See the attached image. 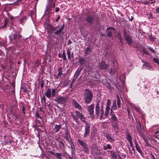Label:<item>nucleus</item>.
<instances>
[{
  "label": "nucleus",
  "instance_id": "nucleus-1",
  "mask_svg": "<svg viewBox=\"0 0 159 159\" xmlns=\"http://www.w3.org/2000/svg\"><path fill=\"white\" fill-rule=\"evenodd\" d=\"M76 115H75L72 113H71V115L73 119L77 121L80 118V120L84 123H85V132L84 134V138H85L89 135L90 132V125L85 121L86 117L80 111H75Z\"/></svg>",
  "mask_w": 159,
  "mask_h": 159
},
{
  "label": "nucleus",
  "instance_id": "nucleus-2",
  "mask_svg": "<svg viewBox=\"0 0 159 159\" xmlns=\"http://www.w3.org/2000/svg\"><path fill=\"white\" fill-rule=\"evenodd\" d=\"M84 100L85 103L87 104H90L93 99V93L89 89H85L84 91Z\"/></svg>",
  "mask_w": 159,
  "mask_h": 159
},
{
  "label": "nucleus",
  "instance_id": "nucleus-3",
  "mask_svg": "<svg viewBox=\"0 0 159 159\" xmlns=\"http://www.w3.org/2000/svg\"><path fill=\"white\" fill-rule=\"evenodd\" d=\"M103 103L102 102V105L101 107V109H100L99 107V102H97L95 107V113L96 115L98 116H100V120H101L103 118V115L104 113V110L103 109Z\"/></svg>",
  "mask_w": 159,
  "mask_h": 159
},
{
  "label": "nucleus",
  "instance_id": "nucleus-4",
  "mask_svg": "<svg viewBox=\"0 0 159 159\" xmlns=\"http://www.w3.org/2000/svg\"><path fill=\"white\" fill-rule=\"evenodd\" d=\"M22 36L19 33L13 34L11 36H9V39L11 42L16 45H20V39Z\"/></svg>",
  "mask_w": 159,
  "mask_h": 159
},
{
  "label": "nucleus",
  "instance_id": "nucleus-5",
  "mask_svg": "<svg viewBox=\"0 0 159 159\" xmlns=\"http://www.w3.org/2000/svg\"><path fill=\"white\" fill-rule=\"evenodd\" d=\"M123 32L125 40L127 42L129 46L131 45L133 43V41L131 36H130L129 34V32L126 30H124Z\"/></svg>",
  "mask_w": 159,
  "mask_h": 159
},
{
  "label": "nucleus",
  "instance_id": "nucleus-6",
  "mask_svg": "<svg viewBox=\"0 0 159 159\" xmlns=\"http://www.w3.org/2000/svg\"><path fill=\"white\" fill-rule=\"evenodd\" d=\"M77 143L83 148V151L86 153L88 154L89 152V149L87 143L84 141L80 139L77 140Z\"/></svg>",
  "mask_w": 159,
  "mask_h": 159
},
{
  "label": "nucleus",
  "instance_id": "nucleus-7",
  "mask_svg": "<svg viewBox=\"0 0 159 159\" xmlns=\"http://www.w3.org/2000/svg\"><path fill=\"white\" fill-rule=\"evenodd\" d=\"M94 106L93 104H91L87 107V111L89 114L90 115L91 117L93 119L95 117L94 112Z\"/></svg>",
  "mask_w": 159,
  "mask_h": 159
},
{
  "label": "nucleus",
  "instance_id": "nucleus-8",
  "mask_svg": "<svg viewBox=\"0 0 159 159\" xmlns=\"http://www.w3.org/2000/svg\"><path fill=\"white\" fill-rule=\"evenodd\" d=\"M95 16H96L94 15L88 16L86 17L85 19V20L87 22L92 25L94 22V20Z\"/></svg>",
  "mask_w": 159,
  "mask_h": 159
},
{
  "label": "nucleus",
  "instance_id": "nucleus-9",
  "mask_svg": "<svg viewBox=\"0 0 159 159\" xmlns=\"http://www.w3.org/2000/svg\"><path fill=\"white\" fill-rule=\"evenodd\" d=\"M54 100L58 104H64L66 100V98L65 97L59 96L57 97L56 99Z\"/></svg>",
  "mask_w": 159,
  "mask_h": 159
},
{
  "label": "nucleus",
  "instance_id": "nucleus-10",
  "mask_svg": "<svg viewBox=\"0 0 159 159\" xmlns=\"http://www.w3.org/2000/svg\"><path fill=\"white\" fill-rule=\"evenodd\" d=\"M111 101L110 99H108L107 101V103L105 108V115L107 117L109 113L110 110V105L111 104Z\"/></svg>",
  "mask_w": 159,
  "mask_h": 159
},
{
  "label": "nucleus",
  "instance_id": "nucleus-11",
  "mask_svg": "<svg viewBox=\"0 0 159 159\" xmlns=\"http://www.w3.org/2000/svg\"><path fill=\"white\" fill-rule=\"evenodd\" d=\"M107 30L108 31L105 36L106 37H108L110 38L112 36L113 31H115V29L114 27H107Z\"/></svg>",
  "mask_w": 159,
  "mask_h": 159
},
{
  "label": "nucleus",
  "instance_id": "nucleus-12",
  "mask_svg": "<svg viewBox=\"0 0 159 159\" xmlns=\"http://www.w3.org/2000/svg\"><path fill=\"white\" fill-rule=\"evenodd\" d=\"M109 65L105 62L102 61L99 63V67L101 70H105L109 68Z\"/></svg>",
  "mask_w": 159,
  "mask_h": 159
},
{
  "label": "nucleus",
  "instance_id": "nucleus-13",
  "mask_svg": "<svg viewBox=\"0 0 159 159\" xmlns=\"http://www.w3.org/2000/svg\"><path fill=\"white\" fill-rule=\"evenodd\" d=\"M110 116H111V118L109 119V120L111 122L118 120L117 117L115 115L114 112L112 111V110L111 109Z\"/></svg>",
  "mask_w": 159,
  "mask_h": 159
},
{
  "label": "nucleus",
  "instance_id": "nucleus-14",
  "mask_svg": "<svg viewBox=\"0 0 159 159\" xmlns=\"http://www.w3.org/2000/svg\"><path fill=\"white\" fill-rule=\"evenodd\" d=\"M72 105L76 108L81 111L82 110V107L75 100H73Z\"/></svg>",
  "mask_w": 159,
  "mask_h": 159
},
{
  "label": "nucleus",
  "instance_id": "nucleus-15",
  "mask_svg": "<svg viewBox=\"0 0 159 159\" xmlns=\"http://www.w3.org/2000/svg\"><path fill=\"white\" fill-rule=\"evenodd\" d=\"M111 126L114 129L118 130L119 129V126L118 120L115 121H112L111 122Z\"/></svg>",
  "mask_w": 159,
  "mask_h": 159
},
{
  "label": "nucleus",
  "instance_id": "nucleus-16",
  "mask_svg": "<svg viewBox=\"0 0 159 159\" xmlns=\"http://www.w3.org/2000/svg\"><path fill=\"white\" fill-rule=\"evenodd\" d=\"M71 49H70L68 48L67 50L68 58L70 60L71 59V58H73L74 57V53L72 52L71 53Z\"/></svg>",
  "mask_w": 159,
  "mask_h": 159
},
{
  "label": "nucleus",
  "instance_id": "nucleus-17",
  "mask_svg": "<svg viewBox=\"0 0 159 159\" xmlns=\"http://www.w3.org/2000/svg\"><path fill=\"white\" fill-rule=\"evenodd\" d=\"M65 27V25L63 24L62 26L59 29L55 32L54 33L55 35L58 36L61 34L63 31Z\"/></svg>",
  "mask_w": 159,
  "mask_h": 159
},
{
  "label": "nucleus",
  "instance_id": "nucleus-18",
  "mask_svg": "<svg viewBox=\"0 0 159 159\" xmlns=\"http://www.w3.org/2000/svg\"><path fill=\"white\" fill-rule=\"evenodd\" d=\"M62 125L61 124L59 125H55L54 128L53 129V130L54 131V133H57L59 131L60 129L61 128Z\"/></svg>",
  "mask_w": 159,
  "mask_h": 159
},
{
  "label": "nucleus",
  "instance_id": "nucleus-19",
  "mask_svg": "<svg viewBox=\"0 0 159 159\" xmlns=\"http://www.w3.org/2000/svg\"><path fill=\"white\" fill-rule=\"evenodd\" d=\"M49 3V5H47L45 9V11L47 12L48 11H51L52 7L51 6L52 5V3L54 0H48Z\"/></svg>",
  "mask_w": 159,
  "mask_h": 159
},
{
  "label": "nucleus",
  "instance_id": "nucleus-20",
  "mask_svg": "<svg viewBox=\"0 0 159 159\" xmlns=\"http://www.w3.org/2000/svg\"><path fill=\"white\" fill-rule=\"evenodd\" d=\"M65 137L66 140L69 142H70V139L69 132L67 131H65Z\"/></svg>",
  "mask_w": 159,
  "mask_h": 159
},
{
  "label": "nucleus",
  "instance_id": "nucleus-21",
  "mask_svg": "<svg viewBox=\"0 0 159 159\" xmlns=\"http://www.w3.org/2000/svg\"><path fill=\"white\" fill-rule=\"evenodd\" d=\"M82 70V69H77L74 75V77L77 79L80 75Z\"/></svg>",
  "mask_w": 159,
  "mask_h": 159
},
{
  "label": "nucleus",
  "instance_id": "nucleus-22",
  "mask_svg": "<svg viewBox=\"0 0 159 159\" xmlns=\"http://www.w3.org/2000/svg\"><path fill=\"white\" fill-rule=\"evenodd\" d=\"M45 94L47 98H50L51 96V89L48 88Z\"/></svg>",
  "mask_w": 159,
  "mask_h": 159
},
{
  "label": "nucleus",
  "instance_id": "nucleus-23",
  "mask_svg": "<svg viewBox=\"0 0 159 159\" xmlns=\"http://www.w3.org/2000/svg\"><path fill=\"white\" fill-rule=\"evenodd\" d=\"M111 156L112 159H118L116 153L112 151H110Z\"/></svg>",
  "mask_w": 159,
  "mask_h": 159
},
{
  "label": "nucleus",
  "instance_id": "nucleus-24",
  "mask_svg": "<svg viewBox=\"0 0 159 159\" xmlns=\"http://www.w3.org/2000/svg\"><path fill=\"white\" fill-rule=\"evenodd\" d=\"M143 66L146 67L145 68L146 69L149 70H152V67L150 65L149 63L148 62L145 63L143 65Z\"/></svg>",
  "mask_w": 159,
  "mask_h": 159
},
{
  "label": "nucleus",
  "instance_id": "nucleus-25",
  "mask_svg": "<svg viewBox=\"0 0 159 159\" xmlns=\"http://www.w3.org/2000/svg\"><path fill=\"white\" fill-rule=\"evenodd\" d=\"M58 28V26L55 27H52L50 26L48 29V31L49 32L52 33V31H56L57 30V28Z\"/></svg>",
  "mask_w": 159,
  "mask_h": 159
},
{
  "label": "nucleus",
  "instance_id": "nucleus-26",
  "mask_svg": "<svg viewBox=\"0 0 159 159\" xmlns=\"http://www.w3.org/2000/svg\"><path fill=\"white\" fill-rule=\"evenodd\" d=\"M105 137L108 141L111 143L113 142L115 140L114 139L112 138L110 134H107L105 135Z\"/></svg>",
  "mask_w": 159,
  "mask_h": 159
},
{
  "label": "nucleus",
  "instance_id": "nucleus-27",
  "mask_svg": "<svg viewBox=\"0 0 159 159\" xmlns=\"http://www.w3.org/2000/svg\"><path fill=\"white\" fill-rule=\"evenodd\" d=\"M91 51L92 50L91 48L89 46L86 48L84 53L86 55H89V53L91 52Z\"/></svg>",
  "mask_w": 159,
  "mask_h": 159
},
{
  "label": "nucleus",
  "instance_id": "nucleus-28",
  "mask_svg": "<svg viewBox=\"0 0 159 159\" xmlns=\"http://www.w3.org/2000/svg\"><path fill=\"white\" fill-rule=\"evenodd\" d=\"M85 61V60L84 59L81 57H80L78 59V62L80 63V65L81 66L84 64Z\"/></svg>",
  "mask_w": 159,
  "mask_h": 159
},
{
  "label": "nucleus",
  "instance_id": "nucleus-29",
  "mask_svg": "<svg viewBox=\"0 0 159 159\" xmlns=\"http://www.w3.org/2000/svg\"><path fill=\"white\" fill-rule=\"evenodd\" d=\"M126 139L128 142L132 141V137L128 132H126Z\"/></svg>",
  "mask_w": 159,
  "mask_h": 159
},
{
  "label": "nucleus",
  "instance_id": "nucleus-30",
  "mask_svg": "<svg viewBox=\"0 0 159 159\" xmlns=\"http://www.w3.org/2000/svg\"><path fill=\"white\" fill-rule=\"evenodd\" d=\"M62 67L60 66L58 68L57 71H58V76H61V75H63V74L62 72Z\"/></svg>",
  "mask_w": 159,
  "mask_h": 159
},
{
  "label": "nucleus",
  "instance_id": "nucleus-31",
  "mask_svg": "<svg viewBox=\"0 0 159 159\" xmlns=\"http://www.w3.org/2000/svg\"><path fill=\"white\" fill-rule=\"evenodd\" d=\"M90 139H91V141L92 142H94L96 140L95 136L94 134L91 135Z\"/></svg>",
  "mask_w": 159,
  "mask_h": 159
},
{
  "label": "nucleus",
  "instance_id": "nucleus-32",
  "mask_svg": "<svg viewBox=\"0 0 159 159\" xmlns=\"http://www.w3.org/2000/svg\"><path fill=\"white\" fill-rule=\"evenodd\" d=\"M143 52L147 55H150L149 53L148 52V51L146 50V48H143L142 49Z\"/></svg>",
  "mask_w": 159,
  "mask_h": 159
},
{
  "label": "nucleus",
  "instance_id": "nucleus-33",
  "mask_svg": "<svg viewBox=\"0 0 159 159\" xmlns=\"http://www.w3.org/2000/svg\"><path fill=\"white\" fill-rule=\"evenodd\" d=\"M117 106L119 108H120V100L119 97L118 95L117 97Z\"/></svg>",
  "mask_w": 159,
  "mask_h": 159
},
{
  "label": "nucleus",
  "instance_id": "nucleus-34",
  "mask_svg": "<svg viewBox=\"0 0 159 159\" xmlns=\"http://www.w3.org/2000/svg\"><path fill=\"white\" fill-rule=\"evenodd\" d=\"M116 108L117 107L116 105V100H115L113 103L111 107V109H112V110L113 109L114 110H115L116 109Z\"/></svg>",
  "mask_w": 159,
  "mask_h": 159
},
{
  "label": "nucleus",
  "instance_id": "nucleus-35",
  "mask_svg": "<svg viewBox=\"0 0 159 159\" xmlns=\"http://www.w3.org/2000/svg\"><path fill=\"white\" fill-rule=\"evenodd\" d=\"M137 150L138 151V152L142 155H143V153L142 151L141 150V148H140V147H137L136 148Z\"/></svg>",
  "mask_w": 159,
  "mask_h": 159
},
{
  "label": "nucleus",
  "instance_id": "nucleus-36",
  "mask_svg": "<svg viewBox=\"0 0 159 159\" xmlns=\"http://www.w3.org/2000/svg\"><path fill=\"white\" fill-rule=\"evenodd\" d=\"M23 0H17L14 2V4L15 5H19L21 3V2Z\"/></svg>",
  "mask_w": 159,
  "mask_h": 159
},
{
  "label": "nucleus",
  "instance_id": "nucleus-37",
  "mask_svg": "<svg viewBox=\"0 0 159 159\" xmlns=\"http://www.w3.org/2000/svg\"><path fill=\"white\" fill-rule=\"evenodd\" d=\"M56 93V90L55 89H52V97H54L55 96V94Z\"/></svg>",
  "mask_w": 159,
  "mask_h": 159
},
{
  "label": "nucleus",
  "instance_id": "nucleus-38",
  "mask_svg": "<svg viewBox=\"0 0 159 159\" xmlns=\"http://www.w3.org/2000/svg\"><path fill=\"white\" fill-rule=\"evenodd\" d=\"M153 61L155 63L157 64L158 65H159V59L158 58L154 57L153 59Z\"/></svg>",
  "mask_w": 159,
  "mask_h": 159
},
{
  "label": "nucleus",
  "instance_id": "nucleus-39",
  "mask_svg": "<svg viewBox=\"0 0 159 159\" xmlns=\"http://www.w3.org/2000/svg\"><path fill=\"white\" fill-rule=\"evenodd\" d=\"M55 155H56V157L57 158H58L59 159H61V156H62V155L61 153H57L55 154Z\"/></svg>",
  "mask_w": 159,
  "mask_h": 159
},
{
  "label": "nucleus",
  "instance_id": "nucleus-40",
  "mask_svg": "<svg viewBox=\"0 0 159 159\" xmlns=\"http://www.w3.org/2000/svg\"><path fill=\"white\" fill-rule=\"evenodd\" d=\"M62 56V58L63 59V60L64 61H66V54L65 53V51H64L63 52Z\"/></svg>",
  "mask_w": 159,
  "mask_h": 159
},
{
  "label": "nucleus",
  "instance_id": "nucleus-41",
  "mask_svg": "<svg viewBox=\"0 0 159 159\" xmlns=\"http://www.w3.org/2000/svg\"><path fill=\"white\" fill-rule=\"evenodd\" d=\"M147 47L148 49L149 50L152 52L154 53H156L155 50L149 46H148Z\"/></svg>",
  "mask_w": 159,
  "mask_h": 159
},
{
  "label": "nucleus",
  "instance_id": "nucleus-42",
  "mask_svg": "<svg viewBox=\"0 0 159 159\" xmlns=\"http://www.w3.org/2000/svg\"><path fill=\"white\" fill-rule=\"evenodd\" d=\"M12 116L13 117V118H15L16 120L19 118V115L16 113H15L14 114H12Z\"/></svg>",
  "mask_w": 159,
  "mask_h": 159
},
{
  "label": "nucleus",
  "instance_id": "nucleus-43",
  "mask_svg": "<svg viewBox=\"0 0 159 159\" xmlns=\"http://www.w3.org/2000/svg\"><path fill=\"white\" fill-rule=\"evenodd\" d=\"M118 38L120 40V42L121 43V44L123 45V43L122 42V37L119 33L118 34Z\"/></svg>",
  "mask_w": 159,
  "mask_h": 159
},
{
  "label": "nucleus",
  "instance_id": "nucleus-44",
  "mask_svg": "<svg viewBox=\"0 0 159 159\" xmlns=\"http://www.w3.org/2000/svg\"><path fill=\"white\" fill-rule=\"evenodd\" d=\"M41 101L42 102H44L45 104L46 103V98L44 95L41 97Z\"/></svg>",
  "mask_w": 159,
  "mask_h": 159
},
{
  "label": "nucleus",
  "instance_id": "nucleus-45",
  "mask_svg": "<svg viewBox=\"0 0 159 159\" xmlns=\"http://www.w3.org/2000/svg\"><path fill=\"white\" fill-rule=\"evenodd\" d=\"M149 39L152 42L154 41L155 39L154 37H152L151 35H149Z\"/></svg>",
  "mask_w": 159,
  "mask_h": 159
},
{
  "label": "nucleus",
  "instance_id": "nucleus-46",
  "mask_svg": "<svg viewBox=\"0 0 159 159\" xmlns=\"http://www.w3.org/2000/svg\"><path fill=\"white\" fill-rule=\"evenodd\" d=\"M134 142V143L135 144V147L136 148L139 147V145L138 143V142L136 139H135Z\"/></svg>",
  "mask_w": 159,
  "mask_h": 159
},
{
  "label": "nucleus",
  "instance_id": "nucleus-47",
  "mask_svg": "<svg viewBox=\"0 0 159 159\" xmlns=\"http://www.w3.org/2000/svg\"><path fill=\"white\" fill-rule=\"evenodd\" d=\"M106 147H107V149H111L112 148V146L110 144H107V145Z\"/></svg>",
  "mask_w": 159,
  "mask_h": 159
},
{
  "label": "nucleus",
  "instance_id": "nucleus-48",
  "mask_svg": "<svg viewBox=\"0 0 159 159\" xmlns=\"http://www.w3.org/2000/svg\"><path fill=\"white\" fill-rule=\"evenodd\" d=\"M142 3L144 5H148L149 4H150L149 2H148V1H147L143 2H142Z\"/></svg>",
  "mask_w": 159,
  "mask_h": 159
},
{
  "label": "nucleus",
  "instance_id": "nucleus-49",
  "mask_svg": "<svg viewBox=\"0 0 159 159\" xmlns=\"http://www.w3.org/2000/svg\"><path fill=\"white\" fill-rule=\"evenodd\" d=\"M112 63L114 64V66H116V65H117V62H116V60L113 61H112Z\"/></svg>",
  "mask_w": 159,
  "mask_h": 159
},
{
  "label": "nucleus",
  "instance_id": "nucleus-50",
  "mask_svg": "<svg viewBox=\"0 0 159 159\" xmlns=\"http://www.w3.org/2000/svg\"><path fill=\"white\" fill-rule=\"evenodd\" d=\"M36 115L37 117L39 118H41V116H40V115L39 114L38 112H37L36 113Z\"/></svg>",
  "mask_w": 159,
  "mask_h": 159
},
{
  "label": "nucleus",
  "instance_id": "nucleus-51",
  "mask_svg": "<svg viewBox=\"0 0 159 159\" xmlns=\"http://www.w3.org/2000/svg\"><path fill=\"white\" fill-rule=\"evenodd\" d=\"M130 143V146L133 148V142H132V140L129 142Z\"/></svg>",
  "mask_w": 159,
  "mask_h": 159
},
{
  "label": "nucleus",
  "instance_id": "nucleus-52",
  "mask_svg": "<svg viewBox=\"0 0 159 159\" xmlns=\"http://www.w3.org/2000/svg\"><path fill=\"white\" fill-rule=\"evenodd\" d=\"M44 84L43 83V81L40 84V87L41 88H43L44 86Z\"/></svg>",
  "mask_w": 159,
  "mask_h": 159
},
{
  "label": "nucleus",
  "instance_id": "nucleus-53",
  "mask_svg": "<svg viewBox=\"0 0 159 159\" xmlns=\"http://www.w3.org/2000/svg\"><path fill=\"white\" fill-rule=\"evenodd\" d=\"M25 108L24 107V106H23L22 107V111L23 112V113L24 114H25Z\"/></svg>",
  "mask_w": 159,
  "mask_h": 159
},
{
  "label": "nucleus",
  "instance_id": "nucleus-54",
  "mask_svg": "<svg viewBox=\"0 0 159 159\" xmlns=\"http://www.w3.org/2000/svg\"><path fill=\"white\" fill-rule=\"evenodd\" d=\"M76 79L75 78H73L72 79V81H71V82L72 83V84H73L74 82H75V80Z\"/></svg>",
  "mask_w": 159,
  "mask_h": 159
},
{
  "label": "nucleus",
  "instance_id": "nucleus-55",
  "mask_svg": "<svg viewBox=\"0 0 159 159\" xmlns=\"http://www.w3.org/2000/svg\"><path fill=\"white\" fill-rule=\"evenodd\" d=\"M156 13L157 14L159 13V7L157 8L156 9Z\"/></svg>",
  "mask_w": 159,
  "mask_h": 159
},
{
  "label": "nucleus",
  "instance_id": "nucleus-56",
  "mask_svg": "<svg viewBox=\"0 0 159 159\" xmlns=\"http://www.w3.org/2000/svg\"><path fill=\"white\" fill-rule=\"evenodd\" d=\"M49 152L50 154L54 155H55L54 154L55 153V152H53V151H50Z\"/></svg>",
  "mask_w": 159,
  "mask_h": 159
},
{
  "label": "nucleus",
  "instance_id": "nucleus-57",
  "mask_svg": "<svg viewBox=\"0 0 159 159\" xmlns=\"http://www.w3.org/2000/svg\"><path fill=\"white\" fill-rule=\"evenodd\" d=\"M138 123L139 124V125H138V126L140 128H141V129H142V126H141V125L140 122L139 121H138Z\"/></svg>",
  "mask_w": 159,
  "mask_h": 159
},
{
  "label": "nucleus",
  "instance_id": "nucleus-58",
  "mask_svg": "<svg viewBox=\"0 0 159 159\" xmlns=\"http://www.w3.org/2000/svg\"><path fill=\"white\" fill-rule=\"evenodd\" d=\"M110 74H112L114 73V72L113 71V70H112V68L110 69Z\"/></svg>",
  "mask_w": 159,
  "mask_h": 159
},
{
  "label": "nucleus",
  "instance_id": "nucleus-59",
  "mask_svg": "<svg viewBox=\"0 0 159 159\" xmlns=\"http://www.w3.org/2000/svg\"><path fill=\"white\" fill-rule=\"evenodd\" d=\"M7 25V22L6 21L5 23H4V25L2 26V27L4 28H5L6 26Z\"/></svg>",
  "mask_w": 159,
  "mask_h": 159
},
{
  "label": "nucleus",
  "instance_id": "nucleus-60",
  "mask_svg": "<svg viewBox=\"0 0 159 159\" xmlns=\"http://www.w3.org/2000/svg\"><path fill=\"white\" fill-rule=\"evenodd\" d=\"M59 10V8L58 7H57L55 9V12H57Z\"/></svg>",
  "mask_w": 159,
  "mask_h": 159
},
{
  "label": "nucleus",
  "instance_id": "nucleus-61",
  "mask_svg": "<svg viewBox=\"0 0 159 159\" xmlns=\"http://www.w3.org/2000/svg\"><path fill=\"white\" fill-rule=\"evenodd\" d=\"M107 87L108 89H110L111 87V85H110V84H107Z\"/></svg>",
  "mask_w": 159,
  "mask_h": 159
},
{
  "label": "nucleus",
  "instance_id": "nucleus-62",
  "mask_svg": "<svg viewBox=\"0 0 159 159\" xmlns=\"http://www.w3.org/2000/svg\"><path fill=\"white\" fill-rule=\"evenodd\" d=\"M59 143H60L63 146H64V144L63 142L62 141H60L59 142Z\"/></svg>",
  "mask_w": 159,
  "mask_h": 159
},
{
  "label": "nucleus",
  "instance_id": "nucleus-63",
  "mask_svg": "<svg viewBox=\"0 0 159 159\" xmlns=\"http://www.w3.org/2000/svg\"><path fill=\"white\" fill-rule=\"evenodd\" d=\"M36 123H37H37L40 124V121H39V120H36Z\"/></svg>",
  "mask_w": 159,
  "mask_h": 159
},
{
  "label": "nucleus",
  "instance_id": "nucleus-64",
  "mask_svg": "<svg viewBox=\"0 0 159 159\" xmlns=\"http://www.w3.org/2000/svg\"><path fill=\"white\" fill-rule=\"evenodd\" d=\"M151 155L153 158V159H156L154 156L152 154H151Z\"/></svg>",
  "mask_w": 159,
  "mask_h": 159
}]
</instances>
